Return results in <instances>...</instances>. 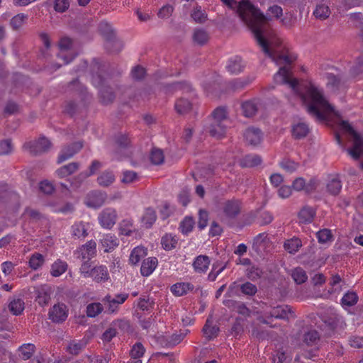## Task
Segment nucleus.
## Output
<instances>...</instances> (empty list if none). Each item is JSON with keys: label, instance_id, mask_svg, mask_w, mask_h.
Instances as JSON below:
<instances>
[{"label": "nucleus", "instance_id": "obj_2", "mask_svg": "<svg viewBox=\"0 0 363 363\" xmlns=\"http://www.w3.org/2000/svg\"><path fill=\"white\" fill-rule=\"evenodd\" d=\"M293 316L292 308L288 305L272 306L264 304L262 307V311L258 313L257 320L259 323L267 325L270 328H276V325H272L274 319L289 320Z\"/></svg>", "mask_w": 363, "mask_h": 363}, {"label": "nucleus", "instance_id": "obj_29", "mask_svg": "<svg viewBox=\"0 0 363 363\" xmlns=\"http://www.w3.org/2000/svg\"><path fill=\"white\" fill-rule=\"evenodd\" d=\"M25 308L24 301L18 297H14L9 303V309L14 315H21Z\"/></svg>", "mask_w": 363, "mask_h": 363}, {"label": "nucleus", "instance_id": "obj_63", "mask_svg": "<svg viewBox=\"0 0 363 363\" xmlns=\"http://www.w3.org/2000/svg\"><path fill=\"white\" fill-rule=\"evenodd\" d=\"M153 305L154 302L150 301L149 298H146L145 297H140L137 303V307L143 311H149L150 308L153 307Z\"/></svg>", "mask_w": 363, "mask_h": 363}, {"label": "nucleus", "instance_id": "obj_35", "mask_svg": "<svg viewBox=\"0 0 363 363\" xmlns=\"http://www.w3.org/2000/svg\"><path fill=\"white\" fill-rule=\"evenodd\" d=\"M315 215V211L310 206H304L298 213V219L301 223H309L313 220Z\"/></svg>", "mask_w": 363, "mask_h": 363}, {"label": "nucleus", "instance_id": "obj_11", "mask_svg": "<svg viewBox=\"0 0 363 363\" xmlns=\"http://www.w3.org/2000/svg\"><path fill=\"white\" fill-rule=\"evenodd\" d=\"M50 146V142L46 138L41 137L38 140L26 143L23 147L32 155H38L48 151Z\"/></svg>", "mask_w": 363, "mask_h": 363}, {"label": "nucleus", "instance_id": "obj_25", "mask_svg": "<svg viewBox=\"0 0 363 363\" xmlns=\"http://www.w3.org/2000/svg\"><path fill=\"white\" fill-rule=\"evenodd\" d=\"M147 254V250L143 246H137L130 252L129 256V262L132 265L138 264L141 259L144 258Z\"/></svg>", "mask_w": 363, "mask_h": 363}, {"label": "nucleus", "instance_id": "obj_17", "mask_svg": "<svg viewBox=\"0 0 363 363\" xmlns=\"http://www.w3.org/2000/svg\"><path fill=\"white\" fill-rule=\"evenodd\" d=\"M90 226L84 221L75 222L71 227V234L74 239L83 240L89 235Z\"/></svg>", "mask_w": 363, "mask_h": 363}, {"label": "nucleus", "instance_id": "obj_14", "mask_svg": "<svg viewBox=\"0 0 363 363\" xmlns=\"http://www.w3.org/2000/svg\"><path fill=\"white\" fill-rule=\"evenodd\" d=\"M52 289L48 285H42L38 287L35 291V301L41 307L48 305L51 300Z\"/></svg>", "mask_w": 363, "mask_h": 363}, {"label": "nucleus", "instance_id": "obj_6", "mask_svg": "<svg viewBox=\"0 0 363 363\" xmlns=\"http://www.w3.org/2000/svg\"><path fill=\"white\" fill-rule=\"evenodd\" d=\"M99 30L106 40L105 46L108 52H119L121 50V43L116 39V35L111 24L106 21H102L99 26Z\"/></svg>", "mask_w": 363, "mask_h": 363}, {"label": "nucleus", "instance_id": "obj_54", "mask_svg": "<svg viewBox=\"0 0 363 363\" xmlns=\"http://www.w3.org/2000/svg\"><path fill=\"white\" fill-rule=\"evenodd\" d=\"M191 17L196 23H203L207 18V14L200 6H196L193 9Z\"/></svg>", "mask_w": 363, "mask_h": 363}, {"label": "nucleus", "instance_id": "obj_59", "mask_svg": "<svg viewBox=\"0 0 363 363\" xmlns=\"http://www.w3.org/2000/svg\"><path fill=\"white\" fill-rule=\"evenodd\" d=\"M316 237L318 240V242L320 243H326L333 239L331 230L326 228L320 230L316 233Z\"/></svg>", "mask_w": 363, "mask_h": 363}, {"label": "nucleus", "instance_id": "obj_50", "mask_svg": "<svg viewBox=\"0 0 363 363\" xmlns=\"http://www.w3.org/2000/svg\"><path fill=\"white\" fill-rule=\"evenodd\" d=\"M35 349V347L33 344H23L18 349L21 357L25 360L29 359L33 354Z\"/></svg>", "mask_w": 363, "mask_h": 363}, {"label": "nucleus", "instance_id": "obj_64", "mask_svg": "<svg viewBox=\"0 0 363 363\" xmlns=\"http://www.w3.org/2000/svg\"><path fill=\"white\" fill-rule=\"evenodd\" d=\"M69 7V0H54V9L56 11L63 13Z\"/></svg>", "mask_w": 363, "mask_h": 363}, {"label": "nucleus", "instance_id": "obj_12", "mask_svg": "<svg viewBox=\"0 0 363 363\" xmlns=\"http://www.w3.org/2000/svg\"><path fill=\"white\" fill-rule=\"evenodd\" d=\"M107 195L101 191H90L84 199V203L87 207L98 208L101 207L106 199Z\"/></svg>", "mask_w": 363, "mask_h": 363}, {"label": "nucleus", "instance_id": "obj_55", "mask_svg": "<svg viewBox=\"0 0 363 363\" xmlns=\"http://www.w3.org/2000/svg\"><path fill=\"white\" fill-rule=\"evenodd\" d=\"M28 19V16L21 13L14 16L10 21L11 26L14 30L20 28Z\"/></svg>", "mask_w": 363, "mask_h": 363}, {"label": "nucleus", "instance_id": "obj_47", "mask_svg": "<svg viewBox=\"0 0 363 363\" xmlns=\"http://www.w3.org/2000/svg\"><path fill=\"white\" fill-rule=\"evenodd\" d=\"M44 262V256L38 252H35L30 256L28 264L32 269L37 270L43 265Z\"/></svg>", "mask_w": 363, "mask_h": 363}, {"label": "nucleus", "instance_id": "obj_4", "mask_svg": "<svg viewBox=\"0 0 363 363\" xmlns=\"http://www.w3.org/2000/svg\"><path fill=\"white\" fill-rule=\"evenodd\" d=\"M241 207V201L235 198L220 201L217 210L218 217L221 222L229 223L239 216Z\"/></svg>", "mask_w": 363, "mask_h": 363}, {"label": "nucleus", "instance_id": "obj_36", "mask_svg": "<svg viewBox=\"0 0 363 363\" xmlns=\"http://www.w3.org/2000/svg\"><path fill=\"white\" fill-rule=\"evenodd\" d=\"M228 262H214L212 265L211 272L208 274V280L210 281H216V278L226 269Z\"/></svg>", "mask_w": 363, "mask_h": 363}, {"label": "nucleus", "instance_id": "obj_24", "mask_svg": "<svg viewBox=\"0 0 363 363\" xmlns=\"http://www.w3.org/2000/svg\"><path fill=\"white\" fill-rule=\"evenodd\" d=\"M327 79V86L333 91H340L346 88L345 81L338 76H335L333 74H328Z\"/></svg>", "mask_w": 363, "mask_h": 363}, {"label": "nucleus", "instance_id": "obj_57", "mask_svg": "<svg viewBox=\"0 0 363 363\" xmlns=\"http://www.w3.org/2000/svg\"><path fill=\"white\" fill-rule=\"evenodd\" d=\"M150 160L154 164L158 165L162 164L164 160L162 150L160 149H153L151 151Z\"/></svg>", "mask_w": 363, "mask_h": 363}, {"label": "nucleus", "instance_id": "obj_16", "mask_svg": "<svg viewBox=\"0 0 363 363\" xmlns=\"http://www.w3.org/2000/svg\"><path fill=\"white\" fill-rule=\"evenodd\" d=\"M89 278H91L96 283L107 281L110 278L107 267L105 265L93 267L91 271H90Z\"/></svg>", "mask_w": 363, "mask_h": 363}, {"label": "nucleus", "instance_id": "obj_60", "mask_svg": "<svg viewBox=\"0 0 363 363\" xmlns=\"http://www.w3.org/2000/svg\"><path fill=\"white\" fill-rule=\"evenodd\" d=\"M173 11V6L170 4H166L160 9L157 12V16L161 19H167L172 15Z\"/></svg>", "mask_w": 363, "mask_h": 363}, {"label": "nucleus", "instance_id": "obj_3", "mask_svg": "<svg viewBox=\"0 0 363 363\" xmlns=\"http://www.w3.org/2000/svg\"><path fill=\"white\" fill-rule=\"evenodd\" d=\"M211 123L205 126V130L216 139H221L226 133L227 111L224 107H218L212 113L209 118Z\"/></svg>", "mask_w": 363, "mask_h": 363}, {"label": "nucleus", "instance_id": "obj_56", "mask_svg": "<svg viewBox=\"0 0 363 363\" xmlns=\"http://www.w3.org/2000/svg\"><path fill=\"white\" fill-rule=\"evenodd\" d=\"M240 289L243 294L250 296H255L257 292V286L250 281H246L241 284Z\"/></svg>", "mask_w": 363, "mask_h": 363}, {"label": "nucleus", "instance_id": "obj_62", "mask_svg": "<svg viewBox=\"0 0 363 363\" xmlns=\"http://www.w3.org/2000/svg\"><path fill=\"white\" fill-rule=\"evenodd\" d=\"M319 340V334L315 330H311L304 335V342L307 345H313Z\"/></svg>", "mask_w": 363, "mask_h": 363}, {"label": "nucleus", "instance_id": "obj_43", "mask_svg": "<svg viewBox=\"0 0 363 363\" xmlns=\"http://www.w3.org/2000/svg\"><path fill=\"white\" fill-rule=\"evenodd\" d=\"M359 300L357 294L354 291H347L341 298V304L343 308L354 306Z\"/></svg>", "mask_w": 363, "mask_h": 363}, {"label": "nucleus", "instance_id": "obj_61", "mask_svg": "<svg viewBox=\"0 0 363 363\" xmlns=\"http://www.w3.org/2000/svg\"><path fill=\"white\" fill-rule=\"evenodd\" d=\"M102 167V164L98 161V160H94L92 161L90 167H89V172H82L79 177L82 178V179L93 175L96 173V172L100 169Z\"/></svg>", "mask_w": 363, "mask_h": 363}, {"label": "nucleus", "instance_id": "obj_32", "mask_svg": "<svg viewBox=\"0 0 363 363\" xmlns=\"http://www.w3.org/2000/svg\"><path fill=\"white\" fill-rule=\"evenodd\" d=\"M67 267L68 264L65 261L58 259L51 265L50 274L58 277L67 271Z\"/></svg>", "mask_w": 363, "mask_h": 363}, {"label": "nucleus", "instance_id": "obj_5", "mask_svg": "<svg viewBox=\"0 0 363 363\" xmlns=\"http://www.w3.org/2000/svg\"><path fill=\"white\" fill-rule=\"evenodd\" d=\"M341 130L344 131L353 139L352 147L347 150L349 155L354 160H358L363 154V139L357 133L347 121L341 120L339 123Z\"/></svg>", "mask_w": 363, "mask_h": 363}, {"label": "nucleus", "instance_id": "obj_19", "mask_svg": "<svg viewBox=\"0 0 363 363\" xmlns=\"http://www.w3.org/2000/svg\"><path fill=\"white\" fill-rule=\"evenodd\" d=\"M100 245L104 252H111L118 246L119 240L115 235L108 233L102 236L100 240Z\"/></svg>", "mask_w": 363, "mask_h": 363}, {"label": "nucleus", "instance_id": "obj_58", "mask_svg": "<svg viewBox=\"0 0 363 363\" xmlns=\"http://www.w3.org/2000/svg\"><path fill=\"white\" fill-rule=\"evenodd\" d=\"M262 269L255 266L249 267L246 271L247 277L252 281L257 280L262 277Z\"/></svg>", "mask_w": 363, "mask_h": 363}, {"label": "nucleus", "instance_id": "obj_40", "mask_svg": "<svg viewBox=\"0 0 363 363\" xmlns=\"http://www.w3.org/2000/svg\"><path fill=\"white\" fill-rule=\"evenodd\" d=\"M114 181L115 176L111 171H104L97 178L99 185L104 187L110 186Z\"/></svg>", "mask_w": 363, "mask_h": 363}, {"label": "nucleus", "instance_id": "obj_37", "mask_svg": "<svg viewBox=\"0 0 363 363\" xmlns=\"http://www.w3.org/2000/svg\"><path fill=\"white\" fill-rule=\"evenodd\" d=\"M258 102L257 100H250L242 104V110L245 117L253 116L257 111Z\"/></svg>", "mask_w": 363, "mask_h": 363}, {"label": "nucleus", "instance_id": "obj_30", "mask_svg": "<svg viewBox=\"0 0 363 363\" xmlns=\"http://www.w3.org/2000/svg\"><path fill=\"white\" fill-rule=\"evenodd\" d=\"M156 220L157 215L155 211L152 208H146L141 218L143 226L146 228H150Z\"/></svg>", "mask_w": 363, "mask_h": 363}, {"label": "nucleus", "instance_id": "obj_18", "mask_svg": "<svg viewBox=\"0 0 363 363\" xmlns=\"http://www.w3.org/2000/svg\"><path fill=\"white\" fill-rule=\"evenodd\" d=\"M211 259L208 256L200 255L196 256L192 263L194 271L197 274H205L208 269Z\"/></svg>", "mask_w": 363, "mask_h": 363}, {"label": "nucleus", "instance_id": "obj_20", "mask_svg": "<svg viewBox=\"0 0 363 363\" xmlns=\"http://www.w3.org/2000/svg\"><path fill=\"white\" fill-rule=\"evenodd\" d=\"M194 289V286L190 282H177L170 286L171 293L177 297L185 296Z\"/></svg>", "mask_w": 363, "mask_h": 363}, {"label": "nucleus", "instance_id": "obj_52", "mask_svg": "<svg viewBox=\"0 0 363 363\" xmlns=\"http://www.w3.org/2000/svg\"><path fill=\"white\" fill-rule=\"evenodd\" d=\"M327 189L332 195H337L342 189V184L340 179L333 178L327 184Z\"/></svg>", "mask_w": 363, "mask_h": 363}, {"label": "nucleus", "instance_id": "obj_28", "mask_svg": "<svg viewBox=\"0 0 363 363\" xmlns=\"http://www.w3.org/2000/svg\"><path fill=\"white\" fill-rule=\"evenodd\" d=\"M79 167L78 162H71L64 165L56 170V174L60 178L67 177L74 173Z\"/></svg>", "mask_w": 363, "mask_h": 363}, {"label": "nucleus", "instance_id": "obj_46", "mask_svg": "<svg viewBox=\"0 0 363 363\" xmlns=\"http://www.w3.org/2000/svg\"><path fill=\"white\" fill-rule=\"evenodd\" d=\"M146 350L141 342L135 343L130 351V356L132 360H141L140 358L145 354Z\"/></svg>", "mask_w": 363, "mask_h": 363}, {"label": "nucleus", "instance_id": "obj_48", "mask_svg": "<svg viewBox=\"0 0 363 363\" xmlns=\"http://www.w3.org/2000/svg\"><path fill=\"white\" fill-rule=\"evenodd\" d=\"M86 346V342L83 340H72L67 345V352L73 355L78 354Z\"/></svg>", "mask_w": 363, "mask_h": 363}, {"label": "nucleus", "instance_id": "obj_34", "mask_svg": "<svg viewBox=\"0 0 363 363\" xmlns=\"http://www.w3.org/2000/svg\"><path fill=\"white\" fill-rule=\"evenodd\" d=\"M166 92L174 93L180 90L184 93H189L192 91L191 86L186 82H174L165 86Z\"/></svg>", "mask_w": 363, "mask_h": 363}, {"label": "nucleus", "instance_id": "obj_8", "mask_svg": "<svg viewBox=\"0 0 363 363\" xmlns=\"http://www.w3.org/2000/svg\"><path fill=\"white\" fill-rule=\"evenodd\" d=\"M72 40L68 37H63L59 41L60 52L57 57L62 60L64 65H68L77 56V54L72 50Z\"/></svg>", "mask_w": 363, "mask_h": 363}, {"label": "nucleus", "instance_id": "obj_22", "mask_svg": "<svg viewBox=\"0 0 363 363\" xmlns=\"http://www.w3.org/2000/svg\"><path fill=\"white\" fill-rule=\"evenodd\" d=\"M158 266V260L155 257L145 259L140 267V274L143 277L150 276Z\"/></svg>", "mask_w": 363, "mask_h": 363}, {"label": "nucleus", "instance_id": "obj_41", "mask_svg": "<svg viewBox=\"0 0 363 363\" xmlns=\"http://www.w3.org/2000/svg\"><path fill=\"white\" fill-rule=\"evenodd\" d=\"M192 39L194 43L199 45H203L208 41L209 35L203 29H195Z\"/></svg>", "mask_w": 363, "mask_h": 363}, {"label": "nucleus", "instance_id": "obj_45", "mask_svg": "<svg viewBox=\"0 0 363 363\" xmlns=\"http://www.w3.org/2000/svg\"><path fill=\"white\" fill-rule=\"evenodd\" d=\"M330 14V9L328 5L323 3L318 4L313 11V15L315 16V18L320 20L326 19L329 17Z\"/></svg>", "mask_w": 363, "mask_h": 363}, {"label": "nucleus", "instance_id": "obj_13", "mask_svg": "<svg viewBox=\"0 0 363 363\" xmlns=\"http://www.w3.org/2000/svg\"><path fill=\"white\" fill-rule=\"evenodd\" d=\"M128 298V294L125 293L116 294L115 297L108 294L104 298L103 301L108 304V311L113 313L118 311V306L123 304Z\"/></svg>", "mask_w": 363, "mask_h": 363}, {"label": "nucleus", "instance_id": "obj_44", "mask_svg": "<svg viewBox=\"0 0 363 363\" xmlns=\"http://www.w3.org/2000/svg\"><path fill=\"white\" fill-rule=\"evenodd\" d=\"M191 103L183 97L177 100L174 105L176 111L179 114L188 113L191 109Z\"/></svg>", "mask_w": 363, "mask_h": 363}, {"label": "nucleus", "instance_id": "obj_26", "mask_svg": "<svg viewBox=\"0 0 363 363\" xmlns=\"http://www.w3.org/2000/svg\"><path fill=\"white\" fill-rule=\"evenodd\" d=\"M226 69L231 74H238L240 73L244 69L242 59L238 56L230 58L228 62Z\"/></svg>", "mask_w": 363, "mask_h": 363}, {"label": "nucleus", "instance_id": "obj_1", "mask_svg": "<svg viewBox=\"0 0 363 363\" xmlns=\"http://www.w3.org/2000/svg\"><path fill=\"white\" fill-rule=\"evenodd\" d=\"M237 13L251 30L265 55L277 65L284 64L274 75V82L277 84L289 85L294 94L306 106L308 113L318 121H324L331 116L340 118L338 111L335 110L324 96L322 88L311 82H299L297 79L292 77L291 65L296 60L295 54L288 50L276 53L270 50L268 42L264 37V33L267 28V18L260 9L249 0H241L238 6Z\"/></svg>", "mask_w": 363, "mask_h": 363}, {"label": "nucleus", "instance_id": "obj_15", "mask_svg": "<svg viewBox=\"0 0 363 363\" xmlns=\"http://www.w3.org/2000/svg\"><path fill=\"white\" fill-rule=\"evenodd\" d=\"M83 145L80 142L73 143L70 145H68L64 147L57 158V163H62L71 157H72L76 153H77L82 148Z\"/></svg>", "mask_w": 363, "mask_h": 363}, {"label": "nucleus", "instance_id": "obj_53", "mask_svg": "<svg viewBox=\"0 0 363 363\" xmlns=\"http://www.w3.org/2000/svg\"><path fill=\"white\" fill-rule=\"evenodd\" d=\"M291 276L294 281L298 284L304 283L308 279L306 272L301 267L295 268L292 271Z\"/></svg>", "mask_w": 363, "mask_h": 363}, {"label": "nucleus", "instance_id": "obj_9", "mask_svg": "<svg viewBox=\"0 0 363 363\" xmlns=\"http://www.w3.org/2000/svg\"><path fill=\"white\" fill-rule=\"evenodd\" d=\"M118 218L116 210L113 208H106L99 215L100 225L105 229H111L116 224Z\"/></svg>", "mask_w": 363, "mask_h": 363}, {"label": "nucleus", "instance_id": "obj_23", "mask_svg": "<svg viewBox=\"0 0 363 363\" xmlns=\"http://www.w3.org/2000/svg\"><path fill=\"white\" fill-rule=\"evenodd\" d=\"M96 254V243L91 240L83 245L80 248V257L82 259L90 260Z\"/></svg>", "mask_w": 363, "mask_h": 363}, {"label": "nucleus", "instance_id": "obj_21", "mask_svg": "<svg viewBox=\"0 0 363 363\" xmlns=\"http://www.w3.org/2000/svg\"><path fill=\"white\" fill-rule=\"evenodd\" d=\"M244 138L249 145L255 146L261 143L262 133L259 128L250 127L245 130Z\"/></svg>", "mask_w": 363, "mask_h": 363}, {"label": "nucleus", "instance_id": "obj_27", "mask_svg": "<svg viewBox=\"0 0 363 363\" xmlns=\"http://www.w3.org/2000/svg\"><path fill=\"white\" fill-rule=\"evenodd\" d=\"M178 244V238L171 233H166L162 237L161 245L166 251L174 250Z\"/></svg>", "mask_w": 363, "mask_h": 363}, {"label": "nucleus", "instance_id": "obj_10", "mask_svg": "<svg viewBox=\"0 0 363 363\" xmlns=\"http://www.w3.org/2000/svg\"><path fill=\"white\" fill-rule=\"evenodd\" d=\"M69 314V309L65 303H56L49 311L48 316L50 320L55 323L65 322Z\"/></svg>", "mask_w": 363, "mask_h": 363}, {"label": "nucleus", "instance_id": "obj_31", "mask_svg": "<svg viewBox=\"0 0 363 363\" xmlns=\"http://www.w3.org/2000/svg\"><path fill=\"white\" fill-rule=\"evenodd\" d=\"M135 230L132 219H123L119 223V233L121 235L130 236Z\"/></svg>", "mask_w": 363, "mask_h": 363}, {"label": "nucleus", "instance_id": "obj_49", "mask_svg": "<svg viewBox=\"0 0 363 363\" xmlns=\"http://www.w3.org/2000/svg\"><path fill=\"white\" fill-rule=\"evenodd\" d=\"M194 220L191 217L186 216L179 224V230L183 235H188L192 231Z\"/></svg>", "mask_w": 363, "mask_h": 363}, {"label": "nucleus", "instance_id": "obj_38", "mask_svg": "<svg viewBox=\"0 0 363 363\" xmlns=\"http://www.w3.org/2000/svg\"><path fill=\"white\" fill-rule=\"evenodd\" d=\"M302 246L301 240L296 237L286 240L284 242V249L290 254H295Z\"/></svg>", "mask_w": 363, "mask_h": 363}, {"label": "nucleus", "instance_id": "obj_33", "mask_svg": "<svg viewBox=\"0 0 363 363\" xmlns=\"http://www.w3.org/2000/svg\"><path fill=\"white\" fill-rule=\"evenodd\" d=\"M261 162V157L257 155H247L239 162L242 167H254L260 164Z\"/></svg>", "mask_w": 363, "mask_h": 363}, {"label": "nucleus", "instance_id": "obj_42", "mask_svg": "<svg viewBox=\"0 0 363 363\" xmlns=\"http://www.w3.org/2000/svg\"><path fill=\"white\" fill-rule=\"evenodd\" d=\"M218 331L219 328L216 325H213L209 319H207L203 328L205 337L208 340H212L218 335Z\"/></svg>", "mask_w": 363, "mask_h": 363}, {"label": "nucleus", "instance_id": "obj_7", "mask_svg": "<svg viewBox=\"0 0 363 363\" xmlns=\"http://www.w3.org/2000/svg\"><path fill=\"white\" fill-rule=\"evenodd\" d=\"M92 84L99 89V95L104 104H108L113 101L115 95L110 86L106 85V80L101 74H94L91 78Z\"/></svg>", "mask_w": 363, "mask_h": 363}, {"label": "nucleus", "instance_id": "obj_51", "mask_svg": "<svg viewBox=\"0 0 363 363\" xmlns=\"http://www.w3.org/2000/svg\"><path fill=\"white\" fill-rule=\"evenodd\" d=\"M103 311V306L100 303H91L86 306V315L89 318H94Z\"/></svg>", "mask_w": 363, "mask_h": 363}, {"label": "nucleus", "instance_id": "obj_39", "mask_svg": "<svg viewBox=\"0 0 363 363\" xmlns=\"http://www.w3.org/2000/svg\"><path fill=\"white\" fill-rule=\"evenodd\" d=\"M308 133V125L305 123H298L292 128V135L296 139L303 138Z\"/></svg>", "mask_w": 363, "mask_h": 363}]
</instances>
